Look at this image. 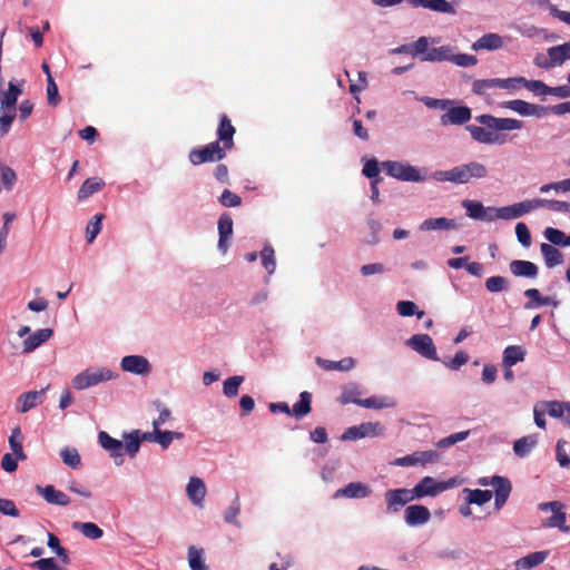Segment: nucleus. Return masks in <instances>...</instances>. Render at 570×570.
Returning a JSON list of instances; mask_svg holds the SVG:
<instances>
[{"label":"nucleus","instance_id":"nucleus-1","mask_svg":"<svg viewBox=\"0 0 570 570\" xmlns=\"http://www.w3.org/2000/svg\"><path fill=\"white\" fill-rule=\"evenodd\" d=\"M474 119L481 126L468 125L465 129L474 141L483 145H502L507 139L500 131H512L523 128V121L515 118H501L483 114L475 116Z\"/></svg>","mask_w":570,"mask_h":570},{"label":"nucleus","instance_id":"nucleus-2","mask_svg":"<svg viewBox=\"0 0 570 570\" xmlns=\"http://www.w3.org/2000/svg\"><path fill=\"white\" fill-rule=\"evenodd\" d=\"M489 176L487 166L480 161L472 160L461 164L446 170H438L432 174L436 181H449L458 185H464L472 179H483Z\"/></svg>","mask_w":570,"mask_h":570},{"label":"nucleus","instance_id":"nucleus-3","mask_svg":"<svg viewBox=\"0 0 570 570\" xmlns=\"http://www.w3.org/2000/svg\"><path fill=\"white\" fill-rule=\"evenodd\" d=\"M119 376V372L109 366L94 365L76 374L71 380V385L77 391H85L100 384L116 381Z\"/></svg>","mask_w":570,"mask_h":570},{"label":"nucleus","instance_id":"nucleus-4","mask_svg":"<svg viewBox=\"0 0 570 570\" xmlns=\"http://www.w3.org/2000/svg\"><path fill=\"white\" fill-rule=\"evenodd\" d=\"M21 83L10 81L7 91L1 95L0 98V137L9 132L12 121L14 120L17 112V100L22 94Z\"/></svg>","mask_w":570,"mask_h":570},{"label":"nucleus","instance_id":"nucleus-5","mask_svg":"<svg viewBox=\"0 0 570 570\" xmlns=\"http://www.w3.org/2000/svg\"><path fill=\"white\" fill-rule=\"evenodd\" d=\"M382 170L396 180L422 183L426 180V169L412 166L406 161L385 160L381 163Z\"/></svg>","mask_w":570,"mask_h":570},{"label":"nucleus","instance_id":"nucleus-6","mask_svg":"<svg viewBox=\"0 0 570 570\" xmlns=\"http://www.w3.org/2000/svg\"><path fill=\"white\" fill-rule=\"evenodd\" d=\"M455 480L435 481L432 476H424L412 490L415 499L435 497L439 493L455 487Z\"/></svg>","mask_w":570,"mask_h":570},{"label":"nucleus","instance_id":"nucleus-7","mask_svg":"<svg viewBox=\"0 0 570 570\" xmlns=\"http://www.w3.org/2000/svg\"><path fill=\"white\" fill-rule=\"evenodd\" d=\"M405 345L424 358L440 361L434 342L428 334H414L405 341Z\"/></svg>","mask_w":570,"mask_h":570},{"label":"nucleus","instance_id":"nucleus-8","mask_svg":"<svg viewBox=\"0 0 570 570\" xmlns=\"http://www.w3.org/2000/svg\"><path fill=\"white\" fill-rule=\"evenodd\" d=\"M384 426L379 422H364L353 425L344 431L341 436L343 441H356L363 438H374L384 434Z\"/></svg>","mask_w":570,"mask_h":570},{"label":"nucleus","instance_id":"nucleus-9","mask_svg":"<svg viewBox=\"0 0 570 570\" xmlns=\"http://www.w3.org/2000/svg\"><path fill=\"white\" fill-rule=\"evenodd\" d=\"M226 150L220 147L219 141H213L199 149L189 153V161L193 165H200L208 161L222 160Z\"/></svg>","mask_w":570,"mask_h":570},{"label":"nucleus","instance_id":"nucleus-10","mask_svg":"<svg viewBox=\"0 0 570 570\" xmlns=\"http://www.w3.org/2000/svg\"><path fill=\"white\" fill-rule=\"evenodd\" d=\"M501 107L509 109L522 117L542 118L548 114L546 106L531 104L522 99L504 101L501 104Z\"/></svg>","mask_w":570,"mask_h":570},{"label":"nucleus","instance_id":"nucleus-11","mask_svg":"<svg viewBox=\"0 0 570 570\" xmlns=\"http://www.w3.org/2000/svg\"><path fill=\"white\" fill-rule=\"evenodd\" d=\"M543 512H551V517L543 520V524L550 528H557L562 532H568L569 528L566 525V511L564 504L559 501H551L540 504Z\"/></svg>","mask_w":570,"mask_h":570},{"label":"nucleus","instance_id":"nucleus-12","mask_svg":"<svg viewBox=\"0 0 570 570\" xmlns=\"http://www.w3.org/2000/svg\"><path fill=\"white\" fill-rule=\"evenodd\" d=\"M440 460V454L434 450L416 451L412 454L397 458L393 461L396 466H412L433 464Z\"/></svg>","mask_w":570,"mask_h":570},{"label":"nucleus","instance_id":"nucleus-13","mask_svg":"<svg viewBox=\"0 0 570 570\" xmlns=\"http://www.w3.org/2000/svg\"><path fill=\"white\" fill-rule=\"evenodd\" d=\"M120 368L124 372L146 376L150 374L153 367L149 361L142 355H127L120 360Z\"/></svg>","mask_w":570,"mask_h":570},{"label":"nucleus","instance_id":"nucleus-14","mask_svg":"<svg viewBox=\"0 0 570 570\" xmlns=\"http://www.w3.org/2000/svg\"><path fill=\"white\" fill-rule=\"evenodd\" d=\"M50 385L40 391H29L19 395L14 402V409L18 413H27L43 402L45 395Z\"/></svg>","mask_w":570,"mask_h":570},{"label":"nucleus","instance_id":"nucleus-15","mask_svg":"<svg viewBox=\"0 0 570 570\" xmlns=\"http://www.w3.org/2000/svg\"><path fill=\"white\" fill-rule=\"evenodd\" d=\"M98 442L109 453L116 465L124 463V443L120 440L110 436L105 431H100L98 433Z\"/></svg>","mask_w":570,"mask_h":570},{"label":"nucleus","instance_id":"nucleus-16","mask_svg":"<svg viewBox=\"0 0 570 570\" xmlns=\"http://www.w3.org/2000/svg\"><path fill=\"white\" fill-rule=\"evenodd\" d=\"M207 493L205 481L198 476H190L186 485V495L191 504L203 509Z\"/></svg>","mask_w":570,"mask_h":570},{"label":"nucleus","instance_id":"nucleus-17","mask_svg":"<svg viewBox=\"0 0 570 570\" xmlns=\"http://www.w3.org/2000/svg\"><path fill=\"white\" fill-rule=\"evenodd\" d=\"M414 499L413 490L409 489L389 490L385 493L387 509L394 512L399 511L402 507Z\"/></svg>","mask_w":570,"mask_h":570},{"label":"nucleus","instance_id":"nucleus-18","mask_svg":"<svg viewBox=\"0 0 570 570\" xmlns=\"http://www.w3.org/2000/svg\"><path fill=\"white\" fill-rule=\"evenodd\" d=\"M472 117L471 109L466 106L451 107L444 112L440 120L443 126L463 125Z\"/></svg>","mask_w":570,"mask_h":570},{"label":"nucleus","instance_id":"nucleus-19","mask_svg":"<svg viewBox=\"0 0 570 570\" xmlns=\"http://www.w3.org/2000/svg\"><path fill=\"white\" fill-rule=\"evenodd\" d=\"M53 335L51 328H40L26 337L22 342V353L29 354L49 341Z\"/></svg>","mask_w":570,"mask_h":570},{"label":"nucleus","instance_id":"nucleus-20","mask_svg":"<svg viewBox=\"0 0 570 570\" xmlns=\"http://www.w3.org/2000/svg\"><path fill=\"white\" fill-rule=\"evenodd\" d=\"M547 53L549 62L544 63V67L554 68L561 66L564 61L570 60V41L550 47Z\"/></svg>","mask_w":570,"mask_h":570},{"label":"nucleus","instance_id":"nucleus-21","mask_svg":"<svg viewBox=\"0 0 570 570\" xmlns=\"http://www.w3.org/2000/svg\"><path fill=\"white\" fill-rule=\"evenodd\" d=\"M371 494L368 485L362 482H351L334 493V498L363 499Z\"/></svg>","mask_w":570,"mask_h":570},{"label":"nucleus","instance_id":"nucleus-22","mask_svg":"<svg viewBox=\"0 0 570 570\" xmlns=\"http://www.w3.org/2000/svg\"><path fill=\"white\" fill-rule=\"evenodd\" d=\"M430 517L429 509L420 504L409 505L404 511V519L409 525L424 524L430 520Z\"/></svg>","mask_w":570,"mask_h":570},{"label":"nucleus","instance_id":"nucleus-23","mask_svg":"<svg viewBox=\"0 0 570 570\" xmlns=\"http://www.w3.org/2000/svg\"><path fill=\"white\" fill-rule=\"evenodd\" d=\"M37 492L50 504L66 507L70 503V498L53 485H37Z\"/></svg>","mask_w":570,"mask_h":570},{"label":"nucleus","instance_id":"nucleus-24","mask_svg":"<svg viewBox=\"0 0 570 570\" xmlns=\"http://www.w3.org/2000/svg\"><path fill=\"white\" fill-rule=\"evenodd\" d=\"M509 267L517 277L535 278L539 273L538 266L530 261L514 259Z\"/></svg>","mask_w":570,"mask_h":570},{"label":"nucleus","instance_id":"nucleus-25","mask_svg":"<svg viewBox=\"0 0 570 570\" xmlns=\"http://www.w3.org/2000/svg\"><path fill=\"white\" fill-rule=\"evenodd\" d=\"M456 228L458 225L455 220L446 217L426 218L419 226V230L421 232L452 230Z\"/></svg>","mask_w":570,"mask_h":570},{"label":"nucleus","instance_id":"nucleus-26","mask_svg":"<svg viewBox=\"0 0 570 570\" xmlns=\"http://www.w3.org/2000/svg\"><path fill=\"white\" fill-rule=\"evenodd\" d=\"M503 47V39L500 35L490 32L480 37L476 41H474L471 46L472 50H498Z\"/></svg>","mask_w":570,"mask_h":570},{"label":"nucleus","instance_id":"nucleus-27","mask_svg":"<svg viewBox=\"0 0 570 570\" xmlns=\"http://www.w3.org/2000/svg\"><path fill=\"white\" fill-rule=\"evenodd\" d=\"M234 134H235V128L234 126L232 125L230 120L227 118L226 115H223L220 117V122H219V126H218V129H217V137H218V140L219 144L223 142V148L226 150V149H230L234 145Z\"/></svg>","mask_w":570,"mask_h":570},{"label":"nucleus","instance_id":"nucleus-28","mask_svg":"<svg viewBox=\"0 0 570 570\" xmlns=\"http://www.w3.org/2000/svg\"><path fill=\"white\" fill-rule=\"evenodd\" d=\"M218 248L226 253L228 248V240L233 234V219L228 214H223L218 220Z\"/></svg>","mask_w":570,"mask_h":570},{"label":"nucleus","instance_id":"nucleus-29","mask_svg":"<svg viewBox=\"0 0 570 570\" xmlns=\"http://www.w3.org/2000/svg\"><path fill=\"white\" fill-rule=\"evenodd\" d=\"M527 351L522 345H509L503 350L502 366L512 367L515 364L523 362Z\"/></svg>","mask_w":570,"mask_h":570},{"label":"nucleus","instance_id":"nucleus-30","mask_svg":"<svg viewBox=\"0 0 570 570\" xmlns=\"http://www.w3.org/2000/svg\"><path fill=\"white\" fill-rule=\"evenodd\" d=\"M539 442L538 434H529L514 441L513 452L519 458L528 456Z\"/></svg>","mask_w":570,"mask_h":570},{"label":"nucleus","instance_id":"nucleus-31","mask_svg":"<svg viewBox=\"0 0 570 570\" xmlns=\"http://www.w3.org/2000/svg\"><path fill=\"white\" fill-rule=\"evenodd\" d=\"M316 363L326 371H340L347 372L355 366V360L353 357H344L340 361H331L322 357L316 358Z\"/></svg>","mask_w":570,"mask_h":570},{"label":"nucleus","instance_id":"nucleus-32","mask_svg":"<svg viewBox=\"0 0 570 570\" xmlns=\"http://www.w3.org/2000/svg\"><path fill=\"white\" fill-rule=\"evenodd\" d=\"M454 48L452 46L445 45L438 48H431L429 52L423 57V61L429 62H443V61H452V57L454 53Z\"/></svg>","mask_w":570,"mask_h":570},{"label":"nucleus","instance_id":"nucleus-33","mask_svg":"<svg viewBox=\"0 0 570 570\" xmlns=\"http://www.w3.org/2000/svg\"><path fill=\"white\" fill-rule=\"evenodd\" d=\"M105 186V181L99 177L86 179L78 190V200L82 202L91 195L100 191Z\"/></svg>","mask_w":570,"mask_h":570},{"label":"nucleus","instance_id":"nucleus-34","mask_svg":"<svg viewBox=\"0 0 570 570\" xmlns=\"http://www.w3.org/2000/svg\"><path fill=\"white\" fill-rule=\"evenodd\" d=\"M397 404L396 400L392 396L387 395H381V396H370L367 399L362 400V407L365 409H374V410H382V409H392L395 407Z\"/></svg>","mask_w":570,"mask_h":570},{"label":"nucleus","instance_id":"nucleus-35","mask_svg":"<svg viewBox=\"0 0 570 570\" xmlns=\"http://www.w3.org/2000/svg\"><path fill=\"white\" fill-rule=\"evenodd\" d=\"M540 250L548 268L556 267L563 263L562 253L554 246L547 243H542L540 245Z\"/></svg>","mask_w":570,"mask_h":570},{"label":"nucleus","instance_id":"nucleus-36","mask_svg":"<svg viewBox=\"0 0 570 570\" xmlns=\"http://www.w3.org/2000/svg\"><path fill=\"white\" fill-rule=\"evenodd\" d=\"M549 556L548 551H535L515 562L517 570H528L541 564Z\"/></svg>","mask_w":570,"mask_h":570},{"label":"nucleus","instance_id":"nucleus-37","mask_svg":"<svg viewBox=\"0 0 570 570\" xmlns=\"http://www.w3.org/2000/svg\"><path fill=\"white\" fill-rule=\"evenodd\" d=\"M188 564L191 570H209L205 563L204 548L196 546L188 548Z\"/></svg>","mask_w":570,"mask_h":570},{"label":"nucleus","instance_id":"nucleus-38","mask_svg":"<svg viewBox=\"0 0 570 570\" xmlns=\"http://www.w3.org/2000/svg\"><path fill=\"white\" fill-rule=\"evenodd\" d=\"M463 493L465 494V502L468 504L483 505L492 499V492L490 490H472L465 488L463 489Z\"/></svg>","mask_w":570,"mask_h":570},{"label":"nucleus","instance_id":"nucleus-39","mask_svg":"<svg viewBox=\"0 0 570 570\" xmlns=\"http://www.w3.org/2000/svg\"><path fill=\"white\" fill-rule=\"evenodd\" d=\"M438 42L439 40L436 38H428L422 36L410 46V53L413 57H420L421 61H423V57H425L430 50V43L435 45Z\"/></svg>","mask_w":570,"mask_h":570},{"label":"nucleus","instance_id":"nucleus-40","mask_svg":"<svg viewBox=\"0 0 570 570\" xmlns=\"http://www.w3.org/2000/svg\"><path fill=\"white\" fill-rule=\"evenodd\" d=\"M311 402L312 394L306 391L302 392L299 394V400L293 405V409L291 410L292 415H294L296 419H301L307 415L311 412Z\"/></svg>","mask_w":570,"mask_h":570},{"label":"nucleus","instance_id":"nucleus-41","mask_svg":"<svg viewBox=\"0 0 570 570\" xmlns=\"http://www.w3.org/2000/svg\"><path fill=\"white\" fill-rule=\"evenodd\" d=\"M125 444H124V453L126 452L130 458H135L139 452L141 439L140 431L135 430L128 434L124 435Z\"/></svg>","mask_w":570,"mask_h":570},{"label":"nucleus","instance_id":"nucleus-42","mask_svg":"<svg viewBox=\"0 0 570 570\" xmlns=\"http://www.w3.org/2000/svg\"><path fill=\"white\" fill-rule=\"evenodd\" d=\"M261 262L268 275H273L276 269V259L274 248L269 244H265L259 253Z\"/></svg>","mask_w":570,"mask_h":570},{"label":"nucleus","instance_id":"nucleus-43","mask_svg":"<svg viewBox=\"0 0 570 570\" xmlns=\"http://www.w3.org/2000/svg\"><path fill=\"white\" fill-rule=\"evenodd\" d=\"M9 445L14 456L21 461L26 460V454L22 448V434L19 428L12 430L9 436Z\"/></svg>","mask_w":570,"mask_h":570},{"label":"nucleus","instance_id":"nucleus-44","mask_svg":"<svg viewBox=\"0 0 570 570\" xmlns=\"http://www.w3.org/2000/svg\"><path fill=\"white\" fill-rule=\"evenodd\" d=\"M462 207L465 209L468 217L482 222L484 205L481 202L465 199L462 202Z\"/></svg>","mask_w":570,"mask_h":570},{"label":"nucleus","instance_id":"nucleus-45","mask_svg":"<svg viewBox=\"0 0 570 570\" xmlns=\"http://www.w3.org/2000/svg\"><path fill=\"white\" fill-rule=\"evenodd\" d=\"M518 218L538 208H543V198L527 199L514 204Z\"/></svg>","mask_w":570,"mask_h":570},{"label":"nucleus","instance_id":"nucleus-46","mask_svg":"<svg viewBox=\"0 0 570 570\" xmlns=\"http://www.w3.org/2000/svg\"><path fill=\"white\" fill-rule=\"evenodd\" d=\"M244 376L242 375H234L228 377L223 383V393L226 397H235L238 395V390L242 383L244 382Z\"/></svg>","mask_w":570,"mask_h":570},{"label":"nucleus","instance_id":"nucleus-47","mask_svg":"<svg viewBox=\"0 0 570 570\" xmlns=\"http://www.w3.org/2000/svg\"><path fill=\"white\" fill-rule=\"evenodd\" d=\"M361 394L362 392L360 391L357 385H350L343 390L340 396V402L342 404L353 403L361 406L363 400L360 397Z\"/></svg>","mask_w":570,"mask_h":570},{"label":"nucleus","instance_id":"nucleus-48","mask_svg":"<svg viewBox=\"0 0 570 570\" xmlns=\"http://www.w3.org/2000/svg\"><path fill=\"white\" fill-rule=\"evenodd\" d=\"M568 402H560V401H550L546 403L547 413L554 419H563L566 420L567 411L569 407Z\"/></svg>","mask_w":570,"mask_h":570},{"label":"nucleus","instance_id":"nucleus-49","mask_svg":"<svg viewBox=\"0 0 570 570\" xmlns=\"http://www.w3.org/2000/svg\"><path fill=\"white\" fill-rule=\"evenodd\" d=\"M60 456L62 462L72 469H77L81 464L80 454L75 448H63L60 451Z\"/></svg>","mask_w":570,"mask_h":570},{"label":"nucleus","instance_id":"nucleus-50","mask_svg":"<svg viewBox=\"0 0 570 570\" xmlns=\"http://www.w3.org/2000/svg\"><path fill=\"white\" fill-rule=\"evenodd\" d=\"M543 235L546 239L551 243L550 245L552 246H568V236H566V234L560 229L547 227L543 232Z\"/></svg>","mask_w":570,"mask_h":570},{"label":"nucleus","instance_id":"nucleus-51","mask_svg":"<svg viewBox=\"0 0 570 570\" xmlns=\"http://www.w3.org/2000/svg\"><path fill=\"white\" fill-rule=\"evenodd\" d=\"M498 88V78L478 79L472 83V91L479 96L485 95L488 91Z\"/></svg>","mask_w":570,"mask_h":570},{"label":"nucleus","instance_id":"nucleus-52","mask_svg":"<svg viewBox=\"0 0 570 570\" xmlns=\"http://www.w3.org/2000/svg\"><path fill=\"white\" fill-rule=\"evenodd\" d=\"M104 215H95L87 225L86 238L88 243H92L98 234L101 232Z\"/></svg>","mask_w":570,"mask_h":570},{"label":"nucleus","instance_id":"nucleus-53","mask_svg":"<svg viewBox=\"0 0 570 570\" xmlns=\"http://www.w3.org/2000/svg\"><path fill=\"white\" fill-rule=\"evenodd\" d=\"M380 169H382V167H381V163H379L377 159H375V158L366 159L364 161L362 174L366 178H370L371 181L376 180V179H382L380 177Z\"/></svg>","mask_w":570,"mask_h":570},{"label":"nucleus","instance_id":"nucleus-54","mask_svg":"<svg viewBox=\"0 0 570 570\" xmlns=\"http://www.w3.org/2000/svg\"><path fill=\"white\" fill-rule=\"evenodd\" d=\"M511 482L510 480L508 479L505 482H503L502 484H500L498 487V489H495L494 493H495V508L497 509H501L504 503L507 502L510 493H511Z\"/></svg>","mask_w":570,"mask_h":570},{"label":"nucleus","instance_id":"nucleus-55","mask_svg":"<svg viewBox=\"0 0 570 570\" xmlns=\"http://www.w3.org/2000/svg\"><path fill=\"white\" fill-rule=\"evenodd\" d=\"M469 435H470L469 430L450 434L449 436L443 438L440 441H438L436 446L441 448V449L452 446L459 442L466 440L469 438Z\"/></svg>","mask_w":570,"mask_h":570},{"label":"nucleus","instance_id":"nucleus-56","mask_svg":"<svg viewBox=\"0 0 570 570\" xmlns=\"http://www.w3.org/2000/svg\"><path fill=\"white\" fill-rule=\"evenodd\" d=\"M485 288L490 293H500L508 289V281L502 276H492L485 281Z\"/></svg>","mask_w":570,"mask_h":570},{"label":"nucleus","instance_id":"nucleus-57","mask_svg":"<svg viewBox=\"0 0 570 570\" xmlns=\"http://www.w3.org/2000/svg\"><path fill=\"white\" fill-rule=\"evenodd\" d=\"M73 531L81 534H104V531L92 522H73L71 525Z\"/></svg>","mask_w":570,"mask_h":570},{"label":"nucleus","instance_id":"nucleus-58","mask_svg":"<svg viewBox=\"0 0 570 570\" xmlns=\"http://www.w3.org/2000/svg\"><path fill=\"white\" fill-rule=\"evenodd\" d=\"M47 99L48 104L53 107L58 106L61 100L58 86L51 75H49V79H47Z\"/></svg>","mask_w":570,"mask_h":570},{"label":"nucleus","instance_id":"nucleus-59","mask_svg":"<svg viewBox=\"0 0 570 570\" xmlns=\"http://www.w3.org/2000/svg\"><path fill=\"white\" fill-rule=\"evenodd\" d=\"M48 547L63 563H69L68 552L63 547H61L59 537H48Z\"/></svg>","mask_w":570,"mask_h":570},{"label":"nucleus","instance_id":"nucleus-60","mask_svg":"<svg viewBox=\"0 0 570 570\" xmlns=\"http://www.w3.org/2000/svg\"><path fill=\"white\" fill-rule=\"evenodd\" d=\"M522 86H524V77H512L507 79L498 78L499 89L515 91Z\"/></svg>","mask_w":570,"mask_h":570},{"label":"nucleus","instance_id":"nucleus-61","mask_svg":"<svg viewBox=\"0 0 570 570\" xmlns=\"http://www.w3.org/2000/svg\"><path fill=\"white\" fill-rule=\"evenodd\" d=\"M469 361V354L464 351H459L455 355L446 362H443L446 367L452 371H458L461 366L465 365Z\"/></svg>","mask_w":570,"mask_h":570},{"label":"nucleus","instance_id":"nucleus-62","mask_svg":"<svg viewBox=\"0 0 570 570\" xmlns=\"http://www.w3.org/2000/svg\"><path fill=\"white\" fill-rule=\"evenodd\" d=\"M543 208L550 209L557 213L570 214V203L556 199L543 198Z\"/></svg>","mask_w":570,"mask_h":570},{"label":"nucleus","instance_id":"nucleus-63","mask_svg":"<svg viewBox=\"0 0 570 570\" xmlns=\"http://www.w3.org/2000/svg\"><path fill=\"white\" fill-rule=\"evenodd\" d=\"M451 62L459 67L468 68V67L475 66L478 63V58L475 56L469 55V53H455L454 52Z\"/></svg>","mask_w":570,"mask_h":570},{"label":"nucleus","instance_id":"nucleus-64","mask_svg":"<svg viewBox=\"0 0 570 570\" xmlns=\"http://www.w3.org/2000/svg\"><path fill=\"white\" fill-rule=\"evenodd\" d=\"M515 235L518 242L523 247H529L531 245V234L528 226L524 223L520 222L515 225Z\"/></svg>","mask_w":570,"mask_h":570}]
</instances>
